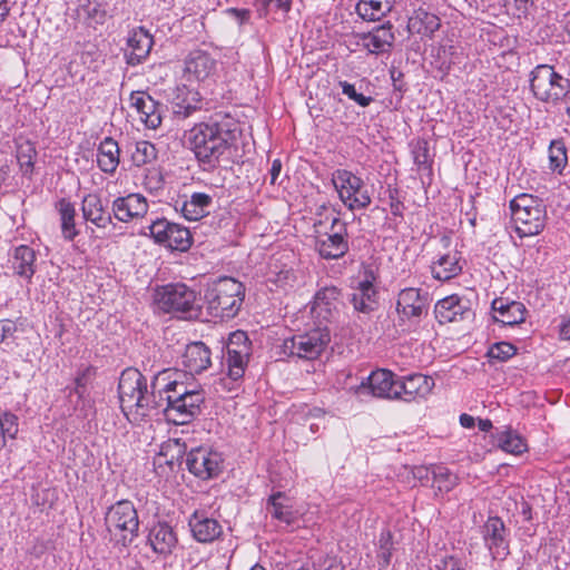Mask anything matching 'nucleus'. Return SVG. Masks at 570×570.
<instances>
[{
  "label": "nucleus",
  "instance_id": "f257e3e1",
  "mask_svg": "<svg viewBox=\"0 0 570 570\" xmlns=\"http://www.w3.org/2000/svg\"><path fill=\"white\" fill-rule=\"evenodd\" d=\"M150 392L147 380L135 368L125 370L119 379L120 407L132 423L141 422L151 411H163L166 419L183 425L200 413L205 391L195 379L177 368L159 371L153 379Z\"/></svg>",
  "mask_w": 570,
  "mask_h": 570
},
{
  "label": "nucleus",
  "instance_id": "f03ea898",
  "mask_svg": "<svg viewBox=\"0 0 570 570\" xmlns=\"http://www.w3.org/2000/svg\"><path fill=\"white\" fill-rule=\"evenodd\" d=\"M236 131L237 124L232 117L212 118L188 129L185 142L200 164L215 167L236 139Z\"/></svg>",
  "mask_w": 570,
  "mask_h": 570
},
{
  "label": "nucleus",
  "instance_id": "7ed1b4c3",
  "mask_svg": "<svg viewBox=\"0 0 570 570\" xmlns=\"http://www.w3.org/2000/svg\"><path fill=\"white\" fill-rule=\"evenodd\" d=\"M245 287L233 277H220L207 285L204 294L206 309L212 317L234 318L244 302Z\"/></svg>",
  "mask_w": 570,
  "mask_h": 570
},
{
  "label": "nucleus",
  "instance_id": "20e7f679",
  "mask_svg": "<svg viewBox=\"0 0 570 570\" xmlns=\"http://www.w3.org/2000/svg\"><path fill=\"white\" fill-rule=\"evenodd\" d=\"M511 218L520 237L540 234L547 223L544 202L530 194H520L510 202Z\"/></svg>",
  "mask_w": 570,
  "mask_h": 570
},
{
  "label": "nucleus",
  "instance_id": "39448f33",
  "mask_svg": "<svg viewBox=\"0 0 570 570\" xmlns=\"http://www.w3.org/2000/svg\"><path fill=\"white\" fill-rule=\"evenodd\" d=\"M530 90L541 102L559 106L570 92V79L550 65H538L529 75Z\"/></svg>",
  "mask_w": 570,
  "mask_h": 570
},
{
  "label": "nucleus",
  "instance_id": "423d86ee",
  "mask_svg": "<svg viewBox=\"0 0 570 570\" xmlns=\"http://www.w3.org/2000/svg\"><path fill=\"white\" fill-rule=\"evenodd\" d=\"M105 522L111 540L118 546L128 547L138 537V512L129 500L112 504L106 512Z\"/></svg>",
  "mask_w": 570,
  "mask_h": 570
},
{
  "label": "nucleus",
  "instance_id": "0eeeda50",
  "mask_svg": "<svg viewBox=\"0 0 570 570\" xmlns=\"http://www.w3.org/2000/svg\"><path fill=\"white\" fill-rule=\"evenodd\" d=\"M331 180L340 200L348 210H363L371 205L372 195L362 177L347 169H336Z\"/></svg>",
  "mask_w": 570,
  "mask_h": 570
},
{
  "label": "nucleus",
  "instance_id": "6e6552de",
  "mask_svg": "<svg viewBox=\"0 0 570 570\" xmlns=\"http://www.w3.org/2000/svg\"><path fill=\"white\" fill-rule=\"evenodd\" d=\"M331 341L326 326L317 327L284 340L282 351L289 357L315 360Z\"/></svg>",
  "mask_w": 570,
  "mask_h": 570
},
{
  "label": "nucleus",
  "instance_id": "1a4fd4ad",
  "mask_svg": "<svg viewBox=\"0 0 570 570\" xmlns=\"http://www.w3.org/2000/svg\"><path fill=\"white\" fill-rule=\"evenodd\" d=\"M197 293L184 283H170L156 289L155 303L166 313H188L195 308Z\"/></svg>",
  "mask_w": 570,
  "mask_h": 570
},
{
  "label": "nucleus",
  "instance_id": "9d476101",
  "mask_svg": "<svg viewBox=\"0 0 570 570\" xmlns=\"http://www.w3.org/2000/svg\"><path fill=\"white\" fill-rule=\"evenodd\" d=\"M154 242L171 250L186 252L193 244L189 229L183 225L157 218L148 226Z\"/></svg>",
  "mask_w": 570,
  "mask_h": 570
},
{
  "label": "nucleus",
  "instance_id": "9b49d317",
  "mask_svg": "<svg viewBox=\"0 0 570 570\" xmlns=\"http://www.w3.org/2000/svg\"><path fill=\"white\" fill-rule=\"evenodd\" d=\"M482 539L493 560L503 561L510 554V530L499 517H490L482 527Z\"/></svg>",
  "mask_w": 570,
  "mask_h": 570
},
{
  "label": "nucleus",
  "instance_id": "f8f14e48",
  "mask_svg": "<svg viewBox=\"0 0 570 570\" xmlns=\"http://www.w3.org/2000/svg\"><path fill=\"white\" fill-rule=\"evenodd\" d=\"M186 465L190 473L202 480L216 478L223 468V456L210 448L193 449L186 456Z\"/></svg>",
  "mask_w": 570,
  "mask_h": 570
},
{
  "label": "nucleus",
  "instance_id": "ddd939ff",
  "mask_svg": "<svg viewBox=\"0 0 570 570\" xmlns=\"http://www.w3.org/2000/svg\"><path fill=\"white\" fill-rule=\"evenodd\" d=\"M347 225L338 217H332L330 232L321 236L316 242L320 255L326 259H336L348 250Z\"/></svg>",
  "mask_w": 570,
  "mask_h": 570
},
{
  "label": "nucleus",
  "instance_id": "4468645a",
  "mask_svg": "<svg viewBox=\"0 0 570 570\" xmlns=\"http://www.w3.org/2000/svg\"><path fill=\"white\" fill-rule=\"evenodd\" d=\"M342 304L341 289L336 286H325L315 293L311 313L322 326L323 323L332 322L338 315Z\"/></svg>",
  "mask_w": 570,
  "mask_h": 570
},
{
  "label": "nucleus",
  "instance_id": "2eb2a0df",
  "mask_svg": "<svg viewBox=\"0 0 570 570\" xmlns=\"http://www.w3.org/2000/svg\"><path fill=\"white\" fill-rule=\"evenodd\" d=\"M397 375L392 371L380 368L373 371L366 380L362 381L356 392L368 393L375 397L397 400Z\"/></svg>",
  "mask_w": 570,
  "mask_h": 570
},
{
  "label": "nucleus",
  "instance_id": "dca6fc26",
  "mask_svg": "<svg viewBox=\"0 0 570 570\" xmlns=\"http://www.w3.org/2000/svg\"><path fill=\"white\" fill-rule=\"evenodd\" d=\"M434 380L423 374L397 377V400L413 402L425 399L434 387Z\"/></svg>",
  "mask_w": 570,
  "mask_h": 570
},
{
  "label": "nucleus",
  "instance_id": "f3484780",
  "mask_svg": "<svg viewBox=\"0 0 570 570\" xmlns=\"http://www.w3.org/2000/svg\"><path fill=\"white\" fill-rule=\"evenodd\" d=\"M147 199L138 193L120 196L112 202V214L121 223H129L144 217L148 213Z\"/></svg>",
  "mask_w": 570,
  "mask_h": 570
},
{
  "label": "nucleus",
  "instance_id": "a211bd4d",
  "mask_svg": "<svg viewBox=\"0 0 570 570\" xmlns=\"http://www.w3.org/2000/svg\"><path fill=\"white\" fill-rule=\"evenodd\" d=\"M170 106L175 117L186 119L203 108V101L197 90L181 85L173 90Z\"/></svg>",
  "mask_w": 570,
  "mask_h": 570
},
{
  "label": "nucleus",
  "instance_id": "6ab92c4d",
  "mask_svg": "<svg viewBox=\"0 0 570 570\" xmlns=\"http://www.w3.org/2000/svg\"><path fill=\"white\" fill-rule=\"evenodd\" d=\"M395 41L393 26L387 22L375 27L367 33L358 36V46L366 49L368 53L380 55L390 52Z\"/></svg>",
  "mask_w": 570,
  "mask_h": 570
},
{
  "label": "nucleus",
  "instance_id": "aec40b11",
  "mask_svg": "<svg viewBox=\"0 0 570 570\" xmlns=\"http://www.w3.org/2000/svg\"><path fill=\"white\" fill-rule=\"evenodd\" d=\"M434 313L441 324L463 321L473 315L469 301L458 295H451L439 301Z\"/></svg>",
  "mask_w": 570,
  "mask_h": 570
},
{
  "label": "nucleus",
  "instance_id": "412c9836",
  "mask_svg": "<svg viewBox=\"0 0 570 570\" xmlns=\"http://www.w3.org/2000/svg\"><path fill=\"white\" fill-rule=\"evenodd\" d=\"M428 308V295L419 288L409 287L397 295L396 312L402 320L420 318Z\"/></svg>",
  "mask_w": 570,
  "mask_h": 570
},
{
  "label": "nucleus",
  "instance_id": "4be33fe9",
  "mask_svg": "<svg viewBox=\"0 0 570 570\" xmlns=\"http://www.w3.org/2000/svg\"><path fill=\"white\" fill-rule=\"evenodd\" d=\"M153 36L144 27H138L129 32L125 56L127 63L137 66L149 56L153 48Z\"/></svg>",
  "mask_w": 570,
  "mask_h": 570
},
{
  "label": "nucleus",
  "instance_id": "5701e85b",
  "mask_svg": "<svg viewBox=\"0 0 570 570\" xmlns=\"http://www.w3.org/2000/svg\"><path fill=\"white\" fill-rule=\"evenodd\" d=\"M493 320L503 325H518L525 321L527 308L523 303L507 297H497L491 303Z\"/></svg>",
  "mask_w": 570,
  "mask_h": 570
},
{
  "label": "nucleus",
  "instance_id": "b1692460",
  "mask_svg": "<svg viewBox=\"0 0 570 570\" xmlns=\"http://www.w3.org/2000/svg\"><path fill=\"white\" fill-rule=\"evenodd\" d=\"M188 525L194 539L202 543H210L223 533L220 523L203 511H195L189 518Z\"/></svg>",
  "mask_w": 570,
  "mask_h": 570
},
{
  "label": "nucleus",
  "instance_id": "393cba45",
  "mask_svg": "<svg viewBox=\"0 0 570 570\" xmlns=\"http://www.w3.org/2000/svg\"><path fill=\"white\" fill-rule=\"evenodd\" d=\"M147 542L155 553L166 557L174 551L178 539L171 525L158 522L150 528Z\"/></svg>",
  "mask_w": 570,
  "mask_h": 570
},
{
  "label": "nucleus",
  "instance_id": "a878e982",
  "mask_svg": "<svg viewBox=\"0 0 570 570\" xmlns=\"http://www.w3.org/2000/svg\"><path fill=\"white\" fill-rule=\"evenodd\" d=\"M440 26V18L423 7L413 10L407 19L409 32L421 38H432Z\"/></svg>",
  "mask_w": 570,
  "mask_h": 570
},
{
  "label": "nucleus",
  "instance_id": "bb28decb",
  "mask_svg": "<svg viewBox=\"0 0 570 570\" xmlns=\"http://www.w3.org/2000/svg\"><path fill=\"white\" fill-rule=\"evenodd\" d=\"M463 269L461 254L458 250H449L440 254L432 262L431 273L438 281H450L456 277Z\"/></svg>",
  "mask_w": 570,
  "mask_h": 570
},
{
  "label": "nucleus",
  "instance_id": "cd10ccee",
  "mask_svg": "<svg viewBox=\"0 0 570 570\" xmlns=\"http://www.w3.org/2000/svg\"><path fill=\"white\" fill-rule=\"evenodd\" d=\"M181 364L190 375L202 373L212 364L209 348L203 342L188 344L181 356Z\"/></svg>",
  "mask_w": 570,
  "mask_h": 570
},
{
  "label": "nucleus",
  "instance_id": "c85d7f7f",
  "mask_svg": "<svg viewBox=\"0 0 570 570\" xmlns=\"http://www.w3.org/2000/svg\"><path fill=\"white\" fill-rule=\"evenodd\" d=\"M11 268L16 275L31 282L36 273V252L27 246L16 247L10 256Z\"/></svg>",
  "mask_w": 570,
  "mask_h": 570
},
{
  "label": "nucleus",
  "instance_id": "c756f323",
  "mask_svg": "<svg viewBox=\"0 0 570 570\" xmlns=\"http://www.w3.org/2000/svg\"><path fill=\"white\" fill-rule=\"evenodd\" d=\"M83 218L98 228H106L111 224V216L106 212L102 199L97 194H88L81 203Z\"/></svg>",
  "mask_w": 570,
  "mask_h": 570
},
{
  "label": "nucleus",
  "instance_id": "7c9ffc66",
  "mask_svg": "<svg viewBox=\"0 0 570 570\" xmlns=\"http://www.w3.org/2000/svg\"><path fill=\"white\" fill-rule=\"evenodd\" d=\"M216 70V61L204 51H194L185 63V71L189 78L197 81L209 78Z\"/></svg>",
  "mask_w": 570,
  "mask_h": 570
},
{
  "label": "nucleus",
  "instance_id": "2f4dec72",
  "mask_svg": "<svg viewBox=\"0 0 570 570\" xmlns=\"http://www.w3.org/2000/svg\"><path fill=\"white\" fill-rule=\"evenodd\" d=\"M120 163V149L118 142L111 137H105L97 148V165L101 171L108 175L116 173Z\"/></svg>",
  "mask_w": 570,
  "mask_h": 570
},
{
  "label": "nucleus",
  "instance_id": "473e14b6",
  "mask_svg": "<svg viewBox=\"0 0 570 570\" xmlns=\"http://www.w3.org/2000/svg\"><path fill=\"white\" fill-rule=\"evenodd\" d=\"M213 203L210 195L205 193H194L189 199L183 200L179 207L183 216L188 220H198L209 214V207ZM179 203L177 202L176 210Z\"/></svg>",
  "mask_w": 570,
  "mask_h": 570
},
{
  "label": "nucleus",
  "instance_id": "72a5a7b5",
  "mask_svg": "<svg viewBox=\"0 0 570 570\" xmlns=\"http://www.w3.org/2000/svg\"><path fill=\"white\" fill-rule=\"evenodd\" d=\"M16 158L22 176L31 178L35 171L37 149L30 139L19 136L14 139Z\"/></svg>",
  "mask_w": 570,
  "mask_h": 570
},
{
  "label": "nucleus",
  "instance_id": "f704fd0d",
  "mask_svg": "<svg viewBox=\"0 0 570 570\" xmlns=\"http://www.w3.org/2000/svg\"><path fill=\"white\" fill-rule=\"evenodd\" d=\"M355 311L364 314L373 312L377 306V292L373 284L360 282L351 296Z\"/></svg>",
  "mask_w": 570,
  "mask_h": 570
},
{
  "label": "nucleus",
  "instance_id": "c9c22d12",
  "mask_svg": "<svg viewBox=\"0 0 570 570\" xmlns=\"http://www.w3.org/2000/svg\"><path fill=\"white\" fill-rule=\"evenodd\" d=\"M266 512L271 517L287 525L292 524L296 517L288 498L283 492H276L269 495L266 503Z\"/></svg>",
  "mask_w": 570,
  "mask_h": 570
},
{
  "label": "nucleus",
  "instance_id": "e433bc0d",
  "mask_svg": "<svg viewBox=\"0 0 570 570\" xmlns=\"http://www.w3.org/2000/svg\"><path fill=\"white\" fill-rule=\"evenodd\" d=\"M396 0H358L356 13L364 21H379L390 13Z\"/></svg>",
  "mask_w": 570,
  "mask_h": 570
},
{
  "label": "nucleus",
  "instance_id": "4c0bfd02",
  "mask_svg": "<svg viewBox=\"0 0 570 570\" xmlns=\"http://www.w3.org/2000/svg\"><path fill=\"white\" fill-rule=\"evenodd\" d=\"M56 209L60 217L62 237L68 242L73 240L79 234L75 223V205L70 200L61 198L60 200L57 202Z\"/></svg>",
  "mask_w": 570,
  "mask_h": 570
},
{
  "label": "nucleus",
  "instance_id": "58836bf2",
  "mask_svg": "<svg viewBox=\"0 0 570 570\" xmlns=\"http://www.w3.org/2000/svg\"><path fill=\"white\" fill-rule=\"evenodd\" d=\"M77 17L89 27L104 24L107 19L105 6L98 0H85L77 8Z\"/></svg>",
  "mask_w": 570,
  "mask_h": 570
},
{
  "label": "nucleus",
  "instance_id": "ea45409f",
  "mask_svg": "<svg viewBox=\"0 0 570 570\" xmlns=\"http://www.w3.org/2000/svg\"><path fill=\"white\" fill-rule=\"evenodd\" d=\"M495 439L498 446L507 453L519 455L527 451L525 441L511 428H505L503 431L497 432Z\"/></svg>",
  "mask_w": 570,
  "mask_h": 570
},
{
  "label": "nucleus",
  "instance_id": "a19ab883",
  "mask_svg": "<svg viewBox=\"0 0 570 570\" xmlns=\"http://www.w3.org/2000/svg\"><path fill=\"white\" fill-rule=\"evenodd\" d=\"M157 158V149L154 144L147 140H140L135 144L131 151V161L135 166L141 167L150 164Z\"/></svg>",
  "mask_w": 570,
  "mask_h": 570
},
{
  "label": "nucleus",
  "instance_id": "79ce46f5",
  "mask_svg": "<svg viewBox=\"0 0 570 570\" xmlns=\"http://www.w3.org/2000/svg\"><path fill=\"white\" fill-rule=\"evenodd\" d=\"M433 487L439 492H450L458 484V476L445 466H435L432 470Z\"/></svg>",
  "mask_w": 570,
  "mask_h": 570
},
{
  "label": "nucleus",
  "instance_id": "37998d69",
  "mask_svg": "<svg viewBox=\"0 0 570 570\" xmlns=\"http://www.w3.org/2000/svg\"><path fill=\"white\" fill-rule=\"evenodd\" d=\"M568 163L564 144L560 140H553L549 147V168L559 174L562 173Z\"/></svg>",
  "mask_w": 570,
  "mask_h": 570
},
{
  "label": "nucleus",
  "instance_id": "c03bdc74",
  "mask_svg": "<svg viewBox=\"0 0 570 570\" xmlns=\"http://www.w3.org/2000/svg\"><path fill=\"white\" fill-rule=\"evenodd\" d=\"M269 281L274 283L278 288L287 292L295 287L297 283V276L292 267L284 266L278 271L271 269Z\"/></svg>",
  "mask_w": 570,
  "mask_h": 570
},
{
  "label": "nucleus",
  "instance_id": "a18cd8bd",
  "mask_svg": "<svg viewBox=\"0 0 570 570\" xmlns=\"http://www.w3.org/2000/svg\"><path fill=\"white\" fill-rule=\"evenodd\" d=\"M227 354H238L250 356V343L245 332L236 331L229 335L226 346Z\"/></svg>",
  "mask_w": 570,
  "mask_h": 570
},
{
  "label": "nucleus",
  "instance_id": "49530a36",
  "mask_svg": "<svg viewBox=\"0 0 570 570\" xmlns=\"http://www.w3.org/2000/svg\"><path fill=\"white\" fill-rule=\"evenodd\" d=\"M248 361H249V356H247V355H239V353L237 355L233 354V353L227 354L226 355V364H227L228 376L233 381L240 380L245 374V370L247 367Z\"/></svg>",
  "mask_w": 570,
  "mask_h": 570
},
{
  "label": "nucleus",
  "instance_id": "de8ad7c7",
  "mask_svg": "<svg viewBox=\"0 0 570 570\" xmlns=\"http://www.w3.org/2000/svg\"><path fill=\"white\" fill-rule=\"evenodd\" d=\"M139 119L151 129H156L161 124V115L158 104L151 98L148 99L146 107L138 114Z\"/></svg>",
  "mask_w": 570,
  "mask_h": 570
},
{
  "label": "nucleus",
  "instance_id": "09e8293b",
  "mask_svg": "<svg viewBox=\"0 0 570 570\" xmlns=\"http://www.w3.org/2000/svg\"><path fill=\"white\" fill-rule=\"evenodd\" d=\"M517 352L514 345L508 342H499L493 344L489 351L488 356L493 360H498L501 362L508 361Z\"/></svg>",
  "mask_w": 570,
  "mask_h": 570
},
{
  "label": "nucleus",
  "instance_id": "8fccbe9b",
  "mask_svg": "<svg viewBox=\"0 0 570 570\" xmlns=\"http://www.w3.org/2000/svg\"><path fill=\"white\" fill-rule=\"evenodd\" d=\"M164 177L161 173L156 169H148L142 179V186L146 190L153 194H158L164 188Z\"/></svg>",
  "mask_w": 570,
  "mask_h": 570
},
{
  "label": "nucleus",
  "instance_id": "3c124183",
  "mask_svg": "<svg viewBox=\"0 0 570 570\" xmlns=\"http://www.w3.org/2000/svg\"><path fill=\"white\" fill-rule=\"evenodd\" d=\"M412 156L415 165L419 168H428L430 163V154L428 142L424 140H417L412 145Z\"/></svg>",
  "mask_w": 570,
  "mask_h": 570
},
{
  "label": "nucleus",
  "instance_id": "603ef678",
  "mask_svg": "<svg viewBox=\"0 0 570 570\" xmlns=\"http://www.w3.org/2000/svg\"><path fill=\"white\" fill-rule=\"evenodd\" d=\"M255 6L261 17L267 16L272 7L279 9L284 12L289 11L291 1L289 0H256Z\"/></svg>",
  "mask_w": 570,
  "mask_h": 570
},
{
  "label": "nucleus",
  "instance_id": "864d4df0",
  "mask_svg": "<svg viewBox=\"0 0 570 570\" xmlns=\"http://www.w3.org/2000/svg\"><path fill=\"white\" fill-rule=\"evenodd\" d=\"M393 542L392 533L389 530L382 531L379 539V558L389 564L392 557Z\"/></svg>",
  "mask_w": 570,
  "mask_h": 570
},
{
  "label": "nucleus",
  "instance_id": "5fc2aeb1",
  "mask_svg": "<svg viewBox=\"0 0 570 570\" xmlns=\"http://www.w3.org/2000/svg\"><path fill=\"white\" fill-rule=\"evenodd\" d=\"M340 87L342 88V92L345 96H347L351 100L355 101L361 107H367L373 101L372 97L357 92L355 86L347 81H340Z\"/></svg>",
  "mask_w": 570,
  "mask_h": 570
},
{
  "label": "nucleus",
  "instance_id": "6e6d98bb",
  "mask_svg": "<svg viewBox=\"0 0 570 570\" xmlns=\"http://www.w3.org/2000/svg\"><path fill=\"white\" fill-rule=\"evenodd\" d=\"M17 416L11 413H3L0 415V428L7 438L13 439L18 433Z\"/></svg>",
  "mask_w": 570,
  "mask_h": 570
},
{
  "label": "nucleus",
  "instance_id": "4d7b16f0",
  "mask_svg": "<svg viewBox=\"0 0 570 570\" xmlns=\"http://www.w3.org/2000/svg\"><path fill=\"white\" fill-rule=\"evenodd\" d=\"M91 376V368L86 367L80 371L75 379V387L73 393L78 395L79 399L83 397L87 389V384Z\"/></svg>",
  "mask_w": 570,
  "mask_h": 570
},
{
  "label": "nucleus",
  "instance_id": "13d9d810",
  "mask_svg": "<svg viewBox=\"0 0 570 570\" xmlns=\"http://www.w3.org/2000/svg\"><path fill=\"white\" fill-rule=\"evenodd\" d=\"M148 99L151 97L145 91H134L130 95L129 102L132 108L136 109L137 114H139L144 107H146Z\"/></svg>",
  "mask_w": 570,
  "mask_h": 570
},
{
  "label": "nucleus",
  "instance_id": "bf43d9fd",
  "mask_svg": "<svg viewBox=\"0 0 570 570\" xmlns=\"http://www.w3.org/2000/svg\"><path fill=\"white\" fill-rule=\"evenodd\" d=\"M438 570H465L461 560L445 557L436 564Z\"/></svg>",
  "mask_w": 570,
  "mask_h": 570
},
{
  "label": "nucleus",
  "instance_id": "052dcab7",
  "mask_svg": "<svg viewBox=\"0 0 570 570\" xmlns=\"http://www.w3.org/2000/svg\"><path fill=\"white\" fill-rule=\"evenodd\" d=\"M530 0H502L503 6L507 10H513L514 13H525Z\"/></svg>",
  "mask_w": 570,
  "mask_h": 570
},
{
  "label": "nucleus",
  "instance_id": "680f3d73",
  "mask_svg": "<svg viewBox=\"0 0 570 570\" xmlns=\"http://www.w3.org/2000/svg\"><path fill=\"white\" fill-rule=\"evenodd\" d=\"M16 332V325L10 321H0V343Z\"/></svg>",
  "mask_w": 570,
  "mask_h": 570
},
{
  "label": "nucleus",
  "instance_id": "e2e57ef3",
  "mask_svg": "<svg viewBox=\"0 0 570 570\" xmlns=\"http://www.w3.org/2000/svg\"><path fill=\"white\" fill-rule=\"evenodd\" d=\"M282 171V161L279 159H274L272 166L269 168V183L275 185Z\"/></svg>",
  "mask_w": 570,
  "mask_h": 570
},
{
  "label": "nucleus",
  "instance_id": "0e129e2a",
  "mask_svg": "<svg viewBox=\"0 0 570 570\" xmlns=\"http://www.w3.org/2000/svg\"><path fill=\"white\" fill-rule=\"evenodd\" d=\"M559 336L561 340H570V317L563 320L559 326Z\"/></svg>",
  "mask_w": 570,
  "mask_h": 570
},
{
  "label": "nucleus",
  "instance_id": "69168bd1",
  "mask_svg": "<svg viewBox=\"0 0 570 570\" xmlns=\"http://www.w3.org/2000/svg\"><path fill=\"white\" fill-rule=\"evenodd\" d=\"M11 10V3L8 0H0V22H3Z\"/></svg>",
  "mask_w": 570,
  "mask_h": 570
},
{
  "label": "nucleus",
  "instance_id": "338daca9",
  "mask_svg": "<svg viewBox=\"0 0 570 570\" xmlns=\"http://www.w3.org/2000/svg\"><path fill=\"white\" fill-rule=\"evenodd\" d=\"M460 424L465 429H471L474 426L475 420L473 416H471L466 413H463L460 415Z\"/></svg>",
  "mask_w": 570,
  "mask_h": 570
},
{
  "label": "nucleus",
  "instance_id": "774afa93",
  "mask_svg": "<svg viewBox=\"0 0 570 570\" xmlns=\"http://www.w3.org/2000/svg\"><path fill=\"white\" fill-rule=\"evenodd\" d=\"M232 13L238 19L239 23H244L249 19V11L246 9H233Z\"/></svg>",
  "mask_w": 570,
  "mask_h": 570
}]
</instances>
